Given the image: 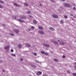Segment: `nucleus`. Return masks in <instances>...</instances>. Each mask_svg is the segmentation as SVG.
<instances>
[{"instance_id": "1", "label": "nucleus", "mask_w": 76, "mask_h": 76, "mask_svg": "<svg viewBox=\"0 0 76 76\" xmlns=\"http://www.w3.org/2000/svg\"><path fill=\"white\" fill-rule=\"evenodd\" d=\"M64 5L66 7L69 8L70 7H72V5L70 4H68L67 3H64Z\"/></svg>"}, {"instance_id": "2", "label": "nucleus", "mask_w": 76, "mask_h": 76, "mask_svg": "<svg viewBox=\"0 0 76 76\" xmlns=\"http://www.w3.org/2000/svg\"><path fill=\"white\" fill-rule=\"evenodd\" d=\"M43 45H44V46H45V47H50V45H48V44L44 43L43 44Z\"/></svg>"}, {"instance_id": "3", "label": "nucleus", "mask_w": 76, "mask_h": 76, "mask_svg": "<svg viewBox=\"0 0 76 76\" xmlns=\"http://www.w3.org/2000/svg\"><path fill=\"white\" fill-rule=\"evenodd\" d=\"M42 74V72L40 71H38L36 73V75L38 76H39L40 75H41Z\"/></svg>"}, {"instance_id": "4", "label": "nucleus", "mask_w": 76, "mask_h": 76, "mask_svg": "<svg viewBox=\"0 0 76 76\" xmlns=\"http://www.w3.org/2000/svg\"><path fill=\"white\" fill-rule=\"evenodd\" d=\"M14 31L17 34H18V33H19V30L17 29H14Z\"/></svg>"}, {"instance_id": "5", "label": "nucleus", "mask_w": 76, "mask_h": 76, "mask_svg": "<svg viewBox=\"0 0 76 76\" xmlns=\"http://www.w3.org/2000/svg\"><path fill=\"white\" fill-rule=\"evenodd\" d=\"M52 16L55 18H57V15L55 14L52 15Z\"/></svg>"}, {"instance_id": "6", "label": "nucleus", "mask_w": 76, "mask_h": 76, "mask_svg": "<svg viewBox=\"0 0 76 76\" xmlns=\"http://www.w3.org/2000/svg\"><path fill=\"white\" fill-rule=\"evenodd\" d=\"M38 28L39 29H40L41 30H42V29H43L42 27L40 26H38Z\"/></svg>"}, {"instance_id": "7", "label": "nucleus", "mask_w": 76, "mask_h": 76, "mask_svg": "<svg viewBox=\"0 0 76 76\" xmlns=\"http://www.w3.org/2000/svg\"><path fill=\"white\" fill-rule=\"evenodd\" d=\"M18 21H19V22H23V23H24V22H25V21H24L20 19H18Z\"/></svg>"}, {"instance_id": "8", "label": "nucleus", "mask_w": 76, "mask_h": 76, "mask_svg": "<svg viewBox=\"0 0 76 76\" xmlns=\"http://www.w3.org/2000/svg\"><path fill=\"white\" fill-rule=\"evenodd\" d=\"M25 45L26 46L28 47H31V45L28 43H26Z\"/></svg>"}, {"instance_id": "9", "label": "nucleus", "mask_w": 76, "mask_h": 76, "mask_svg": "<svg viewBox=\"0 0 76 76\" xmlns=\"http://www.w3.org/2000/svg\"><path fill=\"white\" fill-rule=\"evenodd\" d=\"M49 29L51 31H54V30H55L54 28H53L52 27H50L49 28Z\"/></svg>"}, {"instance_id": "10", "label": "nucleus", "mask_w": 76, "mask_h": 76, "mask_svg": "<svg viewBox=\"0 0 76 76\" xmlns=\"http://www.w3.org/2000/svg\"><path fill=\"white\" fill-rule=\"evenodd\" d=\"M20 19H26V17L24 16H23L20 17Z\"/></svg>"}, {"instance_id": "11", "label": "nucleus", "mask_w": 76, "mask_h": 76, "mask_svg": "<svg viewBox=\"0 0 76 76\" xmlns=\"http://www.w3.org/2000/svg\"><path fill=\"white\" fill-rule=\"evenodd\" d=\"M39 33L40 34H44V32L42 31H39Z\"/></svg>"}, {"instance_id": "12", "label": "nucleus", "mask_w": 76, "mask_h": 76, "mask_svg": "<svg viewBox=\"0 0 76 76\" xmlns=\"http://www.w3.org/2000/svg\"><path fill=\"white\" fill-rule=\"evenodd\" d=\"M59 43H60V44H61V45H64L65 44L64 42H59Z\"/></svg>"}, {"instance_id": "13", "label": "nucleus", "mask_w": 76, "mask_h": 76, "mask_svg": "<svg viewBox=\"0 0 76 76\" xmlns=\"http://www.w3.org/2000/svg\"><path fill=\"white\" fill-rule=\"evenodd\" d=\"M13 4L15 6V7H17L18 4L16 3H14Z\"/></svg>"}, {"instance_id": "14", "label": "nucleus", "mask_w": 76, "mask_h": 76, "mask_svg": "<svg viewBox=\"0 0 76 76\" xmlns=\"http://www.w3.org/2000/svg\"><path fill=\"white\" fill-rule=\"evenodd\" d=\"M9 48V46H5L4 47V49H8Z\"/></svg>"}, {"instance_id": "15", "label": "nucleus", "mask_w": 76, "mask_h": 76, "mask_svg": "<svg viewBox=\"0 0 76 76\" xmlns=\"http://www.w3.org/2000/svg\"><path fill=\"white\" fill-rule=\"evenodd\" d=\"M33 22L34 23H37V21L35 20H33Z\"/></svg>"}, {"instance_id": "16", "label": "nucleus", "mask_w": 76, "mask_h": 76, "mask_svg": "<svg viewBox=\"0 0 76 76\" xmlns=\"http://www.w3.org/2000/svg\"><path fill=\"white\" fill-rule=\"evenodd\" d=\"M18 47L19 48H21V47H22V46L21 45H18Z\"/></svg>"}, {"instance_id": "17", "label": "nucleus", "mask_w": 76, "mask_h": 76, "mask_svg": "<svg viewBox=\"0 0 76 76\" xmlns=\"http://www.w3.org/2000/svg\"><path fill=\"white\" fill-rule=\"evenodd\" d=\"M31 66H32V67H34V68H36L37 66H35V65H31Z\"/></svg>"}, {"instance_id": "18", "label": "nucleus", "mask_w": 76, "mask_h": 76, "mask_svg": "<svg viewBox=\"0 0 76 76\" xmlns=\"http://www.w3.org/2000/svg\"><path fill=\"white\" fill-rule=\"evenodd\" d=\"M53 42L55 44H57V42L55 41H53Z\"/></svg>"}, {"instance_id": "19", "label": "nucleus", "mask_w": 76, "mask_h": 76, "mask_svg": "<svg viewBox=\"0 0 76 76\" xmlns=\"http://www.w3.org/2000/svg\"><path fill=\"white\" fill-rule=\"evenodd\" d=\"M60 23L61 24H63L64 23V22L62 20L61 21Z\"/></svg>"}, {"instance_id": "20", "label": "nucleus", "mask_w": 76, "mask_h": 76, "mask_svg": "<svg viewBox=\"0 0 76 76\" xmlns=\"http://www.w3.org/2000/svg\"><path fill=\"white\" fill-rule=\"evenodd\" d=\"M24 5L25 6H28V4H27V3H24Z\"/></svg>"}, {"instance_id": "21", "label": "nucleus", "mask_w": 76, "mask_h": 76, "mask_svg": "<svg viewBox=\"0 0 76 76\" xmlns=\"http://www.w3.org/2000/svg\"><path fill=\"white\" fill-rule=\"evenodd\" d=\"M11 54L12 56H13L14 57H15V56H16V55H15V54L12 53Z\"/></svg>"}, {"instance_id": "22", "label": "nucleus", "mask_w": 76, "mask_h": 76, "mask_svg": "<svg viewBox=\"0 0 76 76\" xmlns=\"http://www.w3.org/2000/svg\"><path fill=\"white\" fill-rule=\"evenodd\" d=\"M51 2H53V3H55V1L54 0H50Z\"/></svg>"}, {"instance_id": "23", "label": "nucleus", "mask_w": 76, "mask_h": 76, "mask_svg": "<svg viewBox=\"0 0 76 76\" xmlns=\"http://www.w3.org/2000/svg\"><path fill=\"white\" fill-rule=\"evenodd\" d=\"M13 18L14 19H16V16H14V15H13V16H12Z\"/></svg>"}, {"instance_id": "24", "label": "nucleus", "mask_w": 76, "mask_h": 76, "mask_svg": "<svg viewBox=\"0 0 76 76\" xmlns=\"http://www.w3.org/2000/svg\"><path fill=\"white\" fill-rule=\"evenodd\" d=\"M20 61H23V58H20Z\"/></svg>"}, {"instance_id": "25", "label": "nucleus", "mask_w": 76, "mask_h": 76, "mask_svg": "<svg viewBox=\"0 0 76 76\" xmlns=\"http://www.w3.org/2000/svg\"><path fill=\"white\" fill-rule=\"evenodd\" d=\"M64 18H66V19H67V18H68V17H67V16L66 15H65L64 16Z\"/></svg>"}, {"instance_id": "26", "label": "nucleus", "mask_w": 76, "mask_h": 76, "mask_svg": "<svg viewBox=\"0 0 76 76\" xmlns=\"http://www.w3.org/2000/svg\"><path fill=\"white\" fill-rule=\"evenodd\" d=\"M27 13L28 14H30V13H31V12H30V11H27Z\"/></svg>"}, {"instance_id": "27", "label": "nucleus", "mask_w": 76, "mask_h": 76, "mask_svg": "<svg viewBox=\"0 0 76 76\" xmlns=\"http://www.w3.org/2000/svg\"><path fill=\"white\" fill-rule=\"evenodd\" d=\"M28 16H29V17H30V18H33L32 16L31 15H28Z\"/></svg>"}, {"instance_id": "28", "label": "nucleus", "mask_w": 76, "mask_h": 76, "mask_svg": "<svg viewBox=\"0 0 76 76\" xmlns=\"http://www.w3.org/2000/svg\"><path fill=\"white\" fill-rule=\"evenodd\" d=\"M35 61L36 62V63H39V61L37 60H35Z\"/></svg>"}, {"instance_id": "29", "label": "nucleus", "mask_w": 76, "mask_h": 76, "mask_svg": "<svg viewBox=\"0 0 76 76\" xmlns=\"http://www.w3.org/2000/svg\"><path fill=\"white\" fill-rule=\"evenodd\" d=\"M41 53L42 54H45V52H44V51H42L41 52Z\"/></svg>"}, {"instance_id": "30", "label": "nucleus", "mask_w": 76, "mask_h": 76, "mask_svg": "<svg viewBox=\"0 0 76 76\" xmlns=\"http://www.w3.org/2000/svg\"><path fill=\"white\" fill-rule=\"evenodd\" d=\"M17 7H21V5H17Z\"/></svg>"}, {"instance_id": "31", "label": "nucleus", "mask_w": 76, "mask_h": 76, "mask_svg": "<svg viewBox=\"0 0 76 76\" xmlns=\"http://www.w3.org/2000/svg\"><path fill=\"white\" fill-rule=\"evenodd\" d=\"M10 35H11V36H14V34H10Z\"/></svg>"}, {"instance_id": "32", "label": "nucleus", "mask_w": 76, "mask_h": 76, "mask_svg": "<svg viewBox=\"0 0 76 76\" xmlns=\"http://www.w3.org/2000/svg\"><path fill=\"white\" fill-rule=\"evenodd\" d=\"M45 56H48V53H45Z\"/></svg>"}, {"instance_id": "33", "label": "nucleus", "mask_w": 76, "mask_h": 76, "mask_svg": "<svg viewBox=\"0 0 76 76\" xmlns=\"http://www.w3.org/2000/svg\"><path fill=\"white\" fill-rule=\"evenodd\" d=\"M0 3H2V4L4 3V2H3V1H0Z\"/></svg>"}, {"instance_id": "34", "label": "nucleus", "mask_w": 76, "mask_h": 76, "mask_svg": "<svg viewBox=\"0 0 76 76\" xmlns=\"http://www.w3.org/2000/svg\"><path fill=\"white\" fill-rule=\"evenodd\" d=\"M73 76H76V74L75 73H73Z\"/></svg>"}, {"instance_id": "35", "label": "nucleus", "mask_w": 76, "mask_h": 76, "mask_svg": "<svg viewBox=\"0 0 76 76\" xmlns=\"http://www.w3.org/2000/svg\"><path fill=\"white\" fill-rule=\"evenodd\" d=\"M0 8L2 9L3 8V6H2L1 5H0Z\"/></svg>"}, {"instance_id": "36", "label": "nucleus", "mask_w": 76, "mask_h": 76, "mask_svg": "<svg viewBox=\"0 0 76 76\" xmlns=\"http://www.w3.org/2000/svg\"><path fill=\"white\" fill-rule=\"evenodd\" d=\"M73 9L74 10H76V8L75 7H74L73 8Z\"/></svg>"}, {"instance_id": "37", "label": "nucleus", "mask_w": 76, "mask_h": 76, "mask_svg": "<svg viewBox=\"0 0 76 76\" xmlns=\"http://www.w3.org/2000/svg\"><path fill=\"white\" fill-rule=\"evenodd\" d=\"M31 29H34V27L33 26H31Z\"/></svg>"}, {"instance_id": "38", "label": "nucleus", "mask_w": 76, "mask_h": 76, "mask_svg": "<svg viewBox=\"0 0 76 76\" xmlns=\"http://www.w3.org/2000/svg\"><path fill=\"white\" fill-rule=\"evenodd\" d=\"M54 61H57V60L56 59H54Z\"/></svg>"}, {"instance_id": "39", "label": "nucleus", "mask_w": 76, "mask_h": 76, "mask_svg": "<svg viewBox=\"0 0 76 76\" xmlns=\"http://www.w3.org/2000/svg\"><path fill=\"white\" fill-rule=\"evenodd\" d=\"M33 54L34 55V56H37V55L36 53H33Z\"/></svg>"}, {"instance_id": "40", "label": "nucleus", "mask_w": 76, "mask_h": 76, "mask_svg": "<svg viewBox=\"0 0 76 76\" xmlns=\"http://www.w3.org/2000/svg\"><path fill=\"white\" fill-rule=\"evenodd\" d=\"M2 72H6V71H5V70H4V69H3V70H2Z\"/></svg>"}, {"instance_id": "41", "label": "nucleus", "mask_w": 76, "mask_h": 76, "mask_svg": "<svg viewBox=\"0 0 76 76\" xmlns=\"http://www.w3.org/2000/svg\"><path fill=\"white\" fill-rule=\"evenodd\" d=\"M43 76H47V75L46 74H43Z\"/></svg>"}, {"instance_id": "42", "label": "nucleus", "mask_w": 76, "mask_h": 76, "mask_svg": "<svg viewBox=\"0 0 76 76\" xmlns=\"http://www.w3.org/2000/svg\"><path fill=\"white\" fill-rule=\"evenodd\" d=\"M3 61L2 60H0V62L1 63H3Z\"/></svg>"}, {"instance_id": "43", "label": "nucleus", "mask_w": 76, "mask_h": 76, "mask_svg": "<svg viewBox=\"0 0 76 76\" xmlns=\"http://www.w3.org/2000/svg\"><path fill=\"white\" fill-rule=\"evenodd\" d=\"M74 67H75V70H76V66H74Z\"/></svg>"}, {"instance_id": "44", "label": "nucleus", "mask_w": 76, "mask_h": 76, "mask_svg": "<svg viewBox=\"0 0 76 76\" xmlns=\"http://www.w3.org/2000/svg\"><path fill=\"white\" fill-rule=\"evenodd\" d=\"M11 52H13V49H11Z\"/></svg>"}, {"instance_id": "45", "label": "nucleus", "mask_w": 76, "mask_h": 76, "mask_svg": "<svg viewBox=\"0 0 76 76\" xmlns=\"http://www.w3.org/2000/svg\"><path fill=\"white\" fill-rule=\"evenodd\" d=\"M70 16H73L74 15L73 14H71L70 15Z\"/></svg>"}, {"instance_id": "46", "label": "nucleus", "mask_w": 76, "mask_h": 76, "mask_svg": "<svg viewBox=\"0 0 76 76\" xmlns=\"http://www.w3.org/2000/svg\"><path fill=\"white\" fill-rule=\"evenodd\" d=\"M62 57H63V58H65V56H62Z\"/></svg>"}, {"instance_id": "47", "label": "nucleus", "mask_w": 76, "mask_h": 76, "mask_svg": "<svg viewBox=\"0 0 76 76\" xmlns=\"http://www.w3.org/2000/svg\"><path fill=\"white\" fill-rule=\"evenodd\" d=\"M2 26H5V24H3Z\"/></svg>"}, {"instance_id": "48", "label": "nucleus", "mask_w": 76, "mask_h": 76, "mask_svg": "<svg viewBox=\"0 0 76 76\" xmlns=\"http://www.w3.org/2000/svg\"><path fill=\"white\" fill-rule=\"evenodd\" d=\"M61 1H65V0H60Z\"/></svg>"}, {"instance_id": "49", "label": "nucleus", "mask_w": 76, "mask_h": 76, "mask_svg": "<svg viewBox=\"0 0 76 76\" xmlns=\"http://www.w3.org/2000/svg\"><path fill=\"white\" fill-rule=\"evenodd\" d=\"M60 8H61L62 9H63V7H60Z\"/></svg>"}, {"instance_id": "50", "label": "nucleus", "mask_w": 76, "mask_h": 76, "mask_svg": "<svg viewBox=\"0 0 76 76\" xmlns=\"http://www.w3.org/2000/svg\"><path fill=\"white\" fill-rule=\"evenodd\" d=\"M73 6H75V7H76V4H73Z\"/></svg>"}, {"instance_id": "51", "label": "nucleus", "mask_w": 76, "mask_h": 76, "mask_svg": "<svg viewBox=\"0 0 76 76\" xmlns=\"http://www.w3.org/2000/svg\"><path fill=\"white\" fill-rule=\"evenodd\" d=\"M39 5H40V6H42V4H39Z\"/></svg>"}, {"instance_id": "52", "label": "nucleus", "mask_w": 76, "mask_h": 76, "mask_svg": "<svg viewBox=\"0 0 76 76\" xmlns=\"http://www.w3.org/2000/svg\"><path fill=\"white\" fill-rule=\"evenodd\" d=\"M58 42H60V40H58Z\"/></svg>"}, {"instance_id": "53", "label": "nucleus", "mask_w": 76, "mask_h": 76, "mask_svg": "<svg viewBox=\"0 0 76 76\" xmlns=\"http://www.w3.org/2000/svg\"><path fill=\"white\" fill-rule=\"evenodd\" d=\"M67 72H68V73H70V72H69V71H67Z\"/></svg>"}, {"instance_id": "54", "label": "nucleus", "mask_w": 76, "mask_h": 76, "mask_svg": "<svg viewBox=\"0 0 76 76\" xmlns=\"http://www.w3.org/2000/svg\"><path fill=\"white\" fill-rule=\"evenodd\" d=\"M74 18H76V16H74Z\"/></svg>"}, {"instance_id": "55", "label": "nucleus", "mask_w": 76, "mask_h": 76, "mask_svg": "<svg viewBox=\"0 0 76 76\" xmlns=\"http://www.w3.org/2000/svg\"><path fill=\"white\" fill-rule=\"evenodd\" d=\"M31 29L29 30V31H31Z\"/></svg>"}, {"instance_id": "56", "label": "nucleus", "mask_w": 76, "mask_h": 76, "mask_svg": "<svg viewBox=\"0 0 76 76\" xmlns=\"http://www.w3.org/2000/svg\"><path fill=\"white\" fill-rule=\"evenodd\" d=\"M57 18H58V16H57Z\"/></svg>"}]
</instances>
